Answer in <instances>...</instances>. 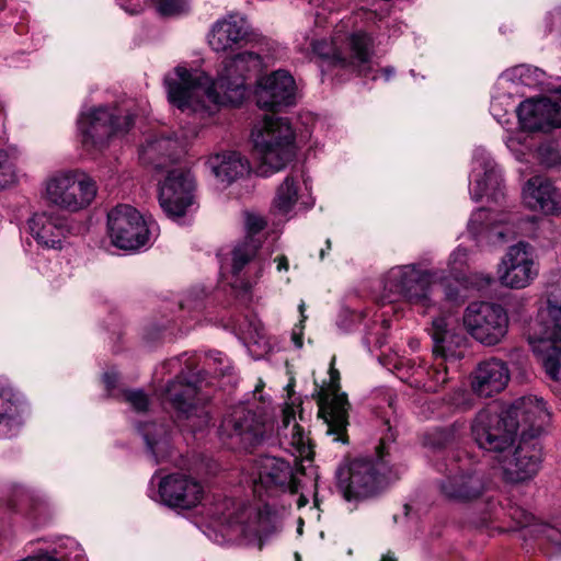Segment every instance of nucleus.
I'll use <instances>...</instances> for the list:
<instances>
[{
    "label": "nucleus",
    "mask_w": 561,
    "mask_h": 561,
    "mask_svg": "<svg viewBox=\"0 0 561 561\" xmlns=\"http://www.w3.org/2000/svg\"><path fill=\"white\" fill-rule=\"evenodd\" d=\"M385 73L387 76V79L390 78V76L393 73L392 69H385Z\"/></svg>",
    "instance_id": "54"
},
{
    "label": "nucleus",
    "mask_w": 561,
    "mask_h": 561,
    "mask_svg": "<svg viewBox=\"0 0 561 561\" xmlns=\"http://www.w3.org/2000/svg\"><path fill=\"white\" fill-rule=\"evenodd\" d=\"M263 58L245 50L225 58L211 79L202 70L178 66L164 77L169 102L182 113L203 119L221 105H239L248 93V81L259 75Z\"/></svg>",
    "instance_id": "1"
},
{
    "label": "nucleus",
    "mask_w": 561,
    "mask_h": 561,
    "mask_svg": "<svg viewBox=\"0 0 561 561\" xmlns=\"http://www.w3.org/2000/svg\"><path fill=\"white\" fill-rule=\"evenodd\" d=\"M118 380V375L115 371H106L103 375V381L108 391L115 388V385Z\"/></svg>",
    "instance_id": "47"
},
{
    "label": "nucleus",
    "mask_w": 561,
    "mask_h": 561,
    "mask_svg": "<svg viewBox=\"0 0 561 561\" xmlns=\"http://www.w3.org/2000/svg\"><path fill=\"white\" fill-rule=\"evenodd\" d=\"M275 262L277 263V271L278 272H282V271H288V260L285 255H279L275 259Z\"/></svg>",
    "instance_id": "48"
},
{
    "label": "nucleus",
    "mask_w": 561,
    "mask_h": 561,
    "mask_svg": "<svg viewBox=\"0 0 561 561\" xmlns=\"http://www.w3.org/2000/svg\"><path fill=\"white\" fill-rule=\"evenodd\" d=\"M158 201L163 213L171 219L192 213L197 207L193 174L182 168L169 171L160 183Z\"/></svg>",
    "instance_id": "13"
},
{
    "label": "nucleus",
    "mask_w": 561,
    "mask_h": 561,
    "mask_svg": "<svg viewBox=\"0 0 561 561\" xmlns=\"http://www.w3.org/2000/svg\"><path fill=\"white\" fill-rule=\"evenodd\" d=\"M382 469L381 461L353 459L336 470L337 489L348 502L373 497L382 489Z\"/></svg>",
    "instance_id": "10"
},
{
    "label": "nucleus",
    "mask_w": 561,
    "mask_h": 561,
    "mask_svg": "<svg viewBox=\"0 0 561 561\" xmlns=\"http://www.w3.org/2000/svg\"><path fill=\"white\" fill-rule=\"evenodd\" d=\"M296 85L294 78L278 70L261 79L255 92L260 108L277 112L295 103Z\"/></svg>",
    "instance_id": "21"
},
{
    "label": "nucleus",
    "mask_w": 561,
    "mask_h": 561,
    "mask_svg": "<svg viewBox=\"0 0 561 561\" xmlns=\"http://www.w3.org/2000/svg\"><path fill=\"white\" fill-rule=\"evenodd\" d=\"M196 135V129H191L188 133H175L174 138L161 136L150 139L142 146L140 159L157 169L165 168L185 152L188 141Z\"/></svg>",
    "instance_id": "25"
},
{
    "label": "nucleus",
    "mask_w": 561,
    "mask_h": 561,
    "mask_svg": "<svg viewBox=\"0 0 561 561\" xmlns=\"http://www.w3.org/2000/svg\"><path fill=\"white\" fill-rule=\"evenodd\" d=\"M444 359L435 360L427 370L428 377L435 382L434 386H428L426 389L430 391H435L436 386L444 385L447 381V367L445 366Z\"/></svg>",
    "instance_id": "42"
},
{
    "label": "nucleus",
    "mask_w": 561,
    "mask_h": 561,
    "mask_svg": "<svg viewBox=\"0 0 561 561\" xmlns=\"http://www.w3.org/2000/svg\"><path fill=\"white\" fill-rule=\"evenodd\" d=\"M456 319L450 314H442L432 320L428 329L433 340V356L435 360H456L463 355L465 336L457 331Z\"/></svg>",
    "instance_id": "26"
},
{
    "label": "nucleus",
    "mask_w": 561,
    "mask_h": 561,
    "mask_svg": "<svg viewBox=\"0 0 561 561\" xmlns=\"http://www.w3.org/2000/svg\"><path fill=\"white\" fill-rule=\"evenodd\" d=\"M248 335H249L250 339L254 337L251 332H248Z\"/></svg>",
    "instance_id": "61"
},
{
    "label": "nucleus",
    "mask_w": 561,
    "mask_h": 561,
    "mask_svg": "<svg viewBox=\"0 0 561 561\" xmlns=\"http://www.w3.org/2000/svg\"><path fill=\"white\" fill-rule=\"evenodd\" d=\"M305 330V323L299 322L295 324L291 331V341L296 345V347L300 348L302 347V335Z\"/></svg>",
    "instance_id": "46"
},
{
    "label": "nucleus",
    "mask_w": 561,
    "mask_h": 561,
    "mask_svg": "<svg viewBox=\"0 0 561 561\" xmlns=\"http://www.w3.org/2000/svg\"><path fill=\"white\" fill-rule=\"evenodd\" d=\"M523 199L526 207L545 215H554L561 209V193L554 183L545 176H533L526 182Z\"/></svg>",
    "instance_id": "29"
},
{
    "label": "nucleus",
    "mask_w": 561,
    "mask_h": 561,
    "mask_svg": "<svg viewBox=\"0 0 561 561\" xmlns=\"http://www.w3.org/2000/svg\"><path fill=\"white\" fill-rule=\"evenodd\" d=\"M261 388V385H257L256 388H255V391H259Z\"/></svg>",
    "instance_id": "62"
},
{
    "label": "nucleus",
    "mask_w": 561,
    "mask_h": 561,
    "mask_svg": "<svg viewBox=\"0 0 561 561\" xmlns=\"http://www.w3.org/2000/svg\"><path fill=\"white\" fill-rule=\"evenodd\" d=\"M202 382L199 373L181 369L163 390L164 400L176 411L178 417L186 422L183 426L193 433L203 431L211 420L201 393Z\"/></svg>",
    "instance_id": "5"
},
{
    "label": "nucleus",
    "mask_w": 561,
    "mask_h": 561,
    "mask_svg": "<svg viewBox=\"0 0 561 561\" xmlns=\"http://www.w3.org/2000/svg\"><path fill=\"white\" fill-rule=\"evenodd\" d=\"M543 73L538 68L527 65H519L507 69L501 76L502 80L511 81L513 83L522 84L525 87H535L541 83Z\"/></svg>",
    "instance_id": "38"
},
{
    "label": "nucleus",
    "mask_w": 561,
    "mask_h": 561,
    "mask_svg": "<svg viewBox=\"0 0 561 561\" xmlns=\"http://www.w3.org/2000/svg\"><path fill=\"white\" fill-rule=\"evenodd\" d=\"M244 225L247 229V236L244 239L253 238L261 240L259 233L266 227V221L262 216L247 213Z\"/></svg>",
    "instance_id": "41"
},
{
    "label": "nucleus",
    "mask_w": 561,
    "mask_h": 561,
    "mask_svg": "<svg viewBox=\"0 0 561 561\" xmlns=\"http://www.w3.org/2000/svg\"><path fill=\"white\" fill-rule=\"evenodd\" d=\"M463 325L480 343L492 346L500 343L508 330V317L496 304L472 302L463 313Z\"/></svg>",
    "instance_id": "14"
},
{
    "label": "nucleus",
    "mask_w": 561,
    "mask_h": 561,
    "mask_svg": "<svg viewBox=\"0 0 561 561\" xmlns=\"http://www.w3.org/2000/svg\"><path fill=\"white\" fill-rule=\"evenodd\" d=\"M252 136L262 175L279 172L294 160L297 150L295 131L287 119L265 116Z\"/></svg>",
    "instance_id": "4"
},
{
    "label": "nucleus",
    "mask_w": 561,
    "mask_h": 561,
    "mask_svg": "<svg viewBox=\"0 0 561 561\" xmlns=\"http://www.w3.org/2000/svg\"><path fill=\"white\" fill-rule=\"evenodd\" d=\"M446 296L449 300H455L457 299L458 295L457 294H453V293H446Z\"/></svg>",
    "instance_id": "52"
},
{
    "label": "nucleus",
    "mask_w": 561,
    "mask_h": 561,
    "mask_svg": "<svg viewBox=\"0 0 561 561\" xmlns=\"http://www.w3.org/2000/svg\"><path fill=\"white\" fill-rule=\"evenodd\" d=\"M262 240L244 239L231 252V286L249 291L262 277L266 260L259 252Z\"/></svg>",
    "instance_id": "17"
},
{
    "label": "nucleus",
    "mask_w": 561,
    "mask_h": 561,
    "mask_svg": "<svg viewBox=\"0 0 561 561\" xmlns=\"http://www.w3.org/2000/svg\"><path fill=\"white\" fill-rule=\"evenodd\" d=\"M157 12L162 16H176L190 9L187 0H153Z\"/></svg>",
    "instance_id": "39"
},
{
    "label": "nucleus",
    "mask_w": 561,
    "mask_h": 561,
    "mask_svg": "<svg viewBox=\"0 0 561 561\" xmlns=\"http://www.w3.org/2000/svg\"><path fill=\"white\" fill-rule=\"evenodd\" d=\"M516 219L515 215L508 213H491L480 208L472 213L468 227L474 234L485 233L491 243L503 244L517 236Z\"/></svg>",
    "instance_id": "24"
},
{
    "label": "nucleus",
    "mask_w": 561,
    "mask_h": 561,
    "mask_svg": "<svg viewBox=\"0 0 561 561\" xmlns=\"http://www.w3.org/2000/svg\"><path fill=\"white\" fill-rule=\"evenodd\" d=\"M382 561H396V559L390 556V554H386L383 558H382Z\"/></svg>",
    "instance_id": "53"
},
{
    "label": "nucleus",
    "mask_w": 561,
    "mask_h": 561,
    "mask_svg": "<svg viewBox=\"0 0 561 561\" xmlns=\"http://www.w3.org/2000/svg\"><path fill=\"white\" fill-rule=\"evenodd\" d=\"M254 332L256 336L261 335L259 325H254Z\"/></svg>",
    "instance_id": "57"
},
{
    "label": "nucleus",
    "mask_w": 561,
    "mask_h": 561,
    "mask_svg": "<svg viewBox=\"0 0 561 561\" xmlns=\"http://www.w3.org/2000/svg\"><path fill=\"white\" fill-rule=\"evenodd\" d=\"M505 104V112L515 110L524 129L549 131L561 127V90L550 98L530 99L515 107L511 96H495L491 102V112L499 115V107Z\"/></svg>",
    "instance_id": "9"
},
{
    "label": "nucleus",
    "mask_w": 561,
    "mask_h": 561,
    "mask_svg": "<svg viewBox=\"0 0 561 561\" xmlns=\"http://www.w3.org/2000/svg\"><path fill=\"white\" fill-rule=\"evenodd\" d=\"M510 380L506 364L491 358L478 365L472 374L471 388L480 397L489 398L501 392Z\"/></svg>",
    "instance_id": "31"
},
{
    "label": "nucleus",
    "mask_w": 561,
    "mask_h": 561,
    "mask_svg": "<svg viewBox=\"0 0 561 561\" xmlns=\"http://www.w3.org/2000/svg\"><path fill=\"white\" fill-rule=\"evenodd\" d=\"M251 39V26L243 14L229 13L211 27L209 45L217 53L232 51L245 46Z\"/></svg>",
    "instance_id": "23"
},
{
    "label": "nucleus",
    "mask_w": 561,
    "mask_h": 561,
    "mask_svg": "<svg viewBox=\"0 0 561 561\" xmlns=\"http://www.w3.org/2000/svg\"><path fill=\"white\" fill-rule=\"evenodd\" d=\"M325 244H327V250H330V249H331V240H330V239H328V240L325 241Z\"/></svg>",
    "instance_id": "58"
},
{
    "label": "nucleus",
    "mask_w": 561,
    "mask_h": 561,
    "mask_svg": "<svg viewBox=\"0 0 561 561\" xmlns=\"http://www.w3.org/2000/svg\"><path fill=\"white\" fill-rule=\"evenodd\" d=\"M306 503H307V500H306V499H304V497H300V499H299V502H298V505H299V506H302V505H305Z\"/></svg>",
    "instance_id": "55"
},
{
    "label": "nucleus",
    "mask_w": 561,
    "mask_h": 561,
    "mask_svg": "<svg viewBox=\"0 0 561 561\" xmlns=\"http://www.w3.org/2000/svg\"><path fill=\"white\" fill-rule=\"evenodd\" d=\"M520 419L525 423L529 422L528 435L538 436L549 420L545 402L529 398L501 412L491 407L480 410L471 421L472 439L480 449L497 459L513 450Z\"/></svg>",
    "instance_id": "2"
},
{
    "label": "nucleus",
    "mask_w": 561,
    "mask_h": 561,
    "mask_svg": "<svg viewBox=\"0 0 561 561\" xmlns=\"http://www.w3.org/2000/svg\"><path fill=\"white\" fill-rule=\"evenodd\" d=\"M534 248L518 242L508 248L497 266V277L504 287L522 289L529 286L538 276Z\"/></svg>",
    "instance_id": "16"
},
{
    "label": "nucleus",
    "mask_w": 561,
    "mask_h": 561,
    "mask_svg": "<svg viewBox=\"0 0 561 561\" xmlns=\"http://www.w3.org/2000/svg\"><path fill=\"white\" fill-rule=\"evenodd\" d=\"M133 124L131 114L105 106L82 113L78 121L83 146L95 149L103 148L112 136L127 133Z\"/></svg>",
    "instance_id": "11"
},
{
    "label": "nucleus",
    "mask_w": 561,
    "mask_h": 561,
    "mask_svg": "<svg viewBox=\"0 0 561 561\" xmlns=\"http://www.w3.org/2000/svg\"><path fill=\"white\" fill-rule=\"evenodd\" d=\"M324 255H325V250H324V249H322V250L320 251V259H321V260H323V259H324Z\"/></svg>",
    "instance_id": "59"
},
{
    "label": "nucleus",
    "mask_w": 561,
    "mask_h": 561,
    "mask_svg": "<svg viewBox=\"0 0 561 561\" xmlns=\"http://www.w3.org/2000/svg\"><path fill=\"white\" fill-rule=\"evenodd\" d=\"M470 194L474 201L486 196L494 202L503 195L501 171L483 148L473 153Z\"/></svg>",
    "instance_id": "20"
},
{
    "label": "nucleus",
    "mask_w": 561,
    "mask_h": 561,
    "mask_svg": "<svg viewBox=\"0 0 561 561\" xmlns=\"http://www.w3.org/2000/svg\"><path fill=\"white\" fill-rule=\"evenodd\" d=\"M507 451L496 460L500 462L503 474L508 482H522L533 478L540 462V450L535 445L522 444Z\"/></svg>",
    "instance_id": "27"
},
{
    "label": "nucleus",
    "mask_w": 561,
    "mask_h": 561,
    "mask_svg": "<svg viewBox=\"0 0 561 561\" xmlns=\"http://www.w3.org/2000/svg\"><path fill=\"white\" fill-rule=\"evenodd\" d=\"M15 165L8 151L0 149V188L15 182Z\"/></svg>",
    "instance_id": "40"
},
{
    "label": "nucleus",
    "mask_w": 561,
    "mask_h": 561,
    "mask_svg": "<svg viewBox=\"0 0 561 561\" xmlns=\"http://www.w3.org/2000/svg\"><path fill=\"white\" fill-rule=\"evenodd\" d=\"M126 402L137 412H144L148 407V397L141 390H128L124 393Z\"/></svg>",
    "instance_id": "43"
},
{
    "label": "nucleus",
    "mask_w": 561,
    "mask_h": 561,
    "mask_svg": "<svg viewBox=\"0 0 561 561\" xmlns=\"http://www.w3.org/2000/svg\"><path fill=\"white\" fill-rule=\"evenodd\" d=\"M181 363V358L180 357H176V358H172L170 360H168L165 363L167 366L169 367H175L176 365H179Z\"/></svg>",
    "instance_id": "50"
},
{
    "label": "nucleus",
    "mask_w": 561,
    "mask_h": 561,
    "mask_svg": "<svg viewBox=\"0 0 561 561\" xmlns=\"http://www.w3.org/2000/svg\"><path fill=\"white\" fill-rule=\"evenodd\" d=\"M280 445L288 450L295 459H309L312 450L310 439L305 435L304 428L296 422L293 405L287 404L283 410V425L278 431Z\"/></svg>",
    "instance_id": "32"
},
{
    "label": "nucleus",
    "mask_w": 561,
    "mask_h": 561,
    "mask_svg": "<svg viewBox=\"0 0 561 561\" xmlns=\"http://www.w3.org/2000/svg\"><path fill=\"white\" fill-rule=\"evenodd\" d=\"M139 431L157 463L169 456L171 449L170 432L165 424H144L139 427Z\"/></svg>",
    "instance_id": "36"
},
{
    "label": "nucleus",
    "mask_w": 561,
    "mask_h": 561,
    "mask_svg": "<svg viewBox=\"0 0 561 561\" xmlns=\"http://www.w3.org/2000/svg\"><path fill=\"white\" fill-rule=\"evenodd\" d=\"M255 486L261 485L266 490L279 489L297 491L296 480L290 463L275 456H261L255 460Z\"/></svg>",
    "instance_id": "28"
},
{
    "label": "nucleus",
    "mask_w": 561,
    "mask_h": 561,
    "mask_svg": "<svg viewBox=\"0 0 561 561\" xmlns=\"http://www.w3.org/2000/svg\"><path fill=\"white\" fill-rule=\"evenodd\" d=\"M19 414V400L11 388L0 389V437H9L15 427Z\"/></svg>",
    "instance_id": "37"
},
{
    "label": "nucleus",
    "mask_w": 561,
    "mask_h": 561,
    "mask_svg": "<svg viewBox=\"0 0 561 561\" xmlns=\"http://www.w3.org/2000/svg\"><path fill=\"white\" fill-rule=\"evenodd\" d=\"M382 449H383V443H381V446L378 448V455L380 458H382Z\"/></svg>",
    "instance_id": "56"
},
{
    "label": "nucleus",
    "mask_w": 561,
    "mask_h": 561,
    "mask_svg": "<svg viewBox=\"0 0 561 561\" xmlns=\"http://www.w3.org/2000/svg\"><path fill=\"white\" fill-rule=\"evenodd\" d=\"M207 164L216 179L231 184L250 172L249 160L237 151L216 153L207 160Z\"/></svg>",
    "instance_id": "34"
},
{
    "label": "nucleus",
    "mask_w": 561,
    "mask_h": 561,
    "mask_svg": "<svg viewBox=\"0 0 561 561\" xmlns=\"http://www.w3.org/2000/svg\"><path fill=\"white\" fill-rule=\"evenodd\" d=\"M350 56L345 57L333 42L310 38V48L319 57L330 60L335 66L350 67L360 76L376 79L373 60V39L364 32L350 36Z\"/></svg>",
    "instance_id": "12"
},
{
    "label": "nucleus",
    "mask_w": 561,
    "mask_h": 561,
    "mask_svg": "<svg viewBox=\"0 0 561 561\" xmlns=\"http://www.w3.org/2000/svg\"><path fill=\"white\" fill-rule=\"evenodd\" d=\"M298 310L300 312V316H301V319L299 322H302L305 323V321L307 320V316L305 314V310H306V304L305 301H301L298 306Z\"/></svg>",
    "instance_id": "49"
},
{
    "label": "nucleus",
    "mask_w": 561,
    "mask_h": 561,
    "mask_svg": "<svg viewBox=\"0 0 561 561\" xmlns=\"http://www.w3.org/2000/svg\"><path fill=\"white\" fill-rule=\"evenodd\" d=\"M28 228L37 243L48 249H60L69 233L67 219L56 211L34 214L28 220Z\"/></svg>",
    "instance_id": "30"
},
{
    "label": "nucleus",
    "mask_w": 561,
    "mask_h": 561,
    "mask_svg": "<svg viewBox=\"0 0 561 561\" xmlns=\"http://www.w3.org/2000/svg\"><path fill=\"white\" fill-rule=\"evenodd\" d=\"M432 275L415 264L391 267L382 277L383 295L390 301L404 300L423 312L434 306L431 297Z\"/></svg>",
    "instance_id": "6"
},
{
    "label": "nucleus",
    "mask_w": 561,
    "mask_h": 561,
    "mask_svg": "<svg viewBox=\"0 0 561 561\" xmlns=\"http://www.w3.org/2000/svg\"><path fill=\"white\" fill-rule=\"evenodd\" d=\"M512 518L519 528L528 529L530 535L538 538H545L561 551V518L556 519L553 524L541 523L531 513L523 508H515L512 513Z\"/></svg>",
    "instance_id": "35"
},
{
    "label": "nucleus",
    "mask_w": 561,
    "mask_h": 561,
    "mask_svg": "<svg viewBox=\"0 0 561 561\" xmlns=\"http://www.w3.org/2000/svg\"><path fill=\"white\" fill-rule=\"evenodd\" d=\"M448 473L438 482L440 494L450 501L469 502L480 497L485 491L483 472L466 463L451 462Z\"/></svg>",
    "instance_id": "18"
},
{
    "label": "nucleus",
    "mask_w": 561,
    "mask_h": 561,
    "mask_svg": "<svg viewBox=\"0 0 561 561\" xmlns=\"http://www.w3.org/2000/svg\"><path fill=\"white\" fill-rule=\"evenodd\" d=\"M220 374L225 375L227 373V366H225L224 368H220Z\"/></svg>",
    "instance_id": "60"
},
{
    "label": "nucleus",
    "mask_w": 561,
    "mask_h": 561,
    "mask_svg": "<svg viewBox=\"0 0 561 561\" xmlns=\"http://www.w3.org/2000/svg\"><path fill=\"white\" fill-rule=\"evenodd\" d=\"M209 359L214 360L215 363L218 362L219 364L224 363V357L220 353L214 354Z\"/></svg>",
    "instance_id": "51"
},
{
    "label": "nucleus",
    "mask_w": 561,
    "mask_h": 561,
    "mask_svg": "<svg viewBox=\"0 0 561 561\" xmlns=\"http://www.w3.org/2000/svg\"><path fill=\"white\" fill-rule=\"evenodd\" d=\"M467 250L465 248L458 247L449 256L448 265L451 272L460 271L467 262Z\"/></svg>",
    "instance_id": "45"
},
{
    "label": "nucleus",
    "mask_w": 561,
    "mask_h": 561,
    "mask_svg": "<svg viewBox=\"0 0 561 561\" xmlns=\"http://www.w3.org/2000/svg\"><path fill=\"white\" fill-rule=\"evenodd\" d=\"M224 505L227 508V512H218V520L220 524H226L230 527L238 526L242 520L239 513H237L234 510L230 512V506L233 505V502L231 500H227Z\"/></svg>",
    "instance_id": "44"
},
{
    "label": "nucleus",
    "mask_w": 561,
    "mask_h": 561,
    "mask_svg": "<svg viewBox=\"0 0 561 561\" xmlns=\"http://www.w3.org/2000/svg\"><path fill=\"white\" fill-rule=\"evenodd\" d=\"M204 497V488L196 479L172 473L161 478L158 484L156 501L179 510H191L197 506Z\"/></svg>",
    "instance_id": "19"
},
{
    "label": "nucleus",
    "mask_w": 561,
    "mask_h": 561,
    "mask_svg": "<svg viewBox=\"0 0 561 561\" xmlns=\"http://www.w3.org/2000/svg\"><path fill=\"white\" fill-rule=\"evenodd\" d=\"M107 229L112 243L122 250H138L150 237L148 224L130 205H118L108 213Z\"/></svg>",
    "instance_id": "15"
},
{
    "label": "nucleus",
    "mask_w": 561,
    "mask_h": 561,
    "mask_svg": "<svg viewBox=\"0 0 561 561\" xmlns=\"http://www.w3.org/2000/svg\"><path fill=\"white\" fill-rule=\"evenodd\" d=\"M98 192L95 182L84 172H59L47 179L45 196L57 208L76 213L87 208Z\"/></svg>",
    "instance_id": "7"
},
{
    "label": "nucleus",
    "mask_w": 561,
    "mask_h": 561,
    "mask_svg": "<svg viewBox=\"0 0 561 561\" xmlns=\"http://www.w3.org/2000/svg\"><path fill=\"white\" fill-rule=\"evenodd\" d=\"M302 175L299 172L289 173L277 186L272 203V209L276 215L291 217L298 207L307 208L302 201Z\"/></svg>",
    "instance_id": "33"
},
{
    "label": "nucleus",
    "mask_w": 561,
    "mask_h": 561,
    "mask_svg": "<svg viewBox=\"0 0 561 561\" xmlns=\"http://www.w3.org/2000/svg\"><path fill=\"white\" fill-rule=\"evenodd\" d=\"M264 426L262 415H257L248 405L239 404L224 416L219 426V436L224 440L239 437L245 443L254 444L263 437Z\"/></svg>",
    "instance_id": "22"
},
{
    "label": "nucleus",
    "mask_w": 561,
    "mask_h": 561,
    "mask_svg": "<svg viewBox=\"0 0 561 561\" xmlns=\"http://www.w3.org/2000/svg\"><path fill=\"white\" fill-rule=\"evenodd\" d=\"M334 364L335 357L332 358L329 368L330 381L317 389L316 397L319 415L327 425V435L332 437L333 442L347 444L348 410L351 405L346 393L340 391V373Z\"/></svg>",
    "instance_id": "8"
},
{
    "label": "nucleus",
    "mask_w": 561,
    "mask_h": 561,
    "mask_svg": "<svg viewBox=\"0 0 561 561\" xmlns=\"http://www.w3.org/2000/svg\"><path fill=\"white\" fill-rule=\"evenodd\" d=\"M546 295L549 324L539 330L534 328L527 340L547 376L553 381H560L561 276L548 284Z\"/></svg>",
    "instance_id": "3"
}]
</instances>
